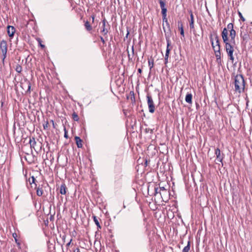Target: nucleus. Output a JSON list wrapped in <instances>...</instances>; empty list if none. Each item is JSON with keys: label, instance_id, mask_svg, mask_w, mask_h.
Segmentation results:
<instances>
[{"label": "nucleus", "instance_id": "obj_18", "mask_svg": "<svg viewBox=\"0 0 252 252\" xmlns=\"http://www.w3.org/2000/svg\"><path fill=\"white\" fill-rule=\"evenodd\" d=\"M85 27L88 31H91L92 30V27L88 21H86L85 23Z\"/></svg>", "mask_w": 252, "mask_h": 252}, {"label": "nucleus", "instance_id": "obj_17", "mask_svg": "<svg viewBox=\"0 0 252 252\" xmlns=\"http://www.w3.org/2000/svg\"><path fill=\"white\" fill-rule=\"evenodd\" d=\"M29 143L30 144V146H31V148H34V147L36 144L35 138L34 137L31 138Z\"/></svg>", "mask_w": 252, "mask_h": 252}, {"label": "nucleus", "instance_id": "obj_26", "mask_svg": "<svg viewBox=\"0 0 252 252\" xmlns=\"http://www.w3.org/2000/svg\"><path fill=\"white\" fill-rule=\"evenodd\" d=\"M36 194L38 196H41L43 194V190L39 188H37L36 189Z\"/></svg>", "mask_w": 252, "mask_h": 252}, {"label": "nucleus", "instance_id": "obj_2", "mask_svg": "<svg viewBox=\"0 0 252 252\" xmlns=\"http://www.w3.org/2000/svg\"><path fill=\"white\" fill-rule=\"evenodd\" d=\"M235 91L239 93L243 92L245 86V82L242 75L237 74L234 77Z\"/></svg>", "mask_w": 252, "mask_h": 252}, {"label": "nucleus", "instance_id": "obj_25", "mask_svg": "<svg viewBox=\"0 0 252 252\" xmlns=\"http://www.w3.org/2000/svg\"><path fill=\"white\" fill-rule=\"evenodd\" d=\"M15 70L18 72V73H21L22 71V66L19 65V64H17L16 66V68H15Z\"/></svg>", "mask_w": 252, "mask_h": 252}, {"label": "nucleus", "instance_id": "obj_22", "mask_svg": "<svg viewBox=\"0 0 252 252\" xmlns=\"http://www.w3.org/2000/svg\"><path fill=\"white\" fill-rule=\"evenodd\" d=\"M12 235H13V237H14V238L15 239V242L17 244L18 246L19 247H20V242L17 239V234L16 233H13Z\"/></svg>", "mask_w": 252, "mask_h": 252}, {"label": "nucleus", "instance_id": "obj_33", "mask_svg": "<svg viewBox=\"0 0 252 252\" xmlns=\"http://www.w3.org/2000/svg\"><path fill=\"white\" fill-rule=\"evenodd\" d=\"M169 52V50L167 49L166 52V54H165V58H168Z\"/></svg>", "mask_w": 252, "mask_h": 252}, {"label": "nucleus", "instance_id": "obj_45", "mask_svg": "<svg viewBox=\"0 0 252 252\" xmlns=\"http://www.w3.org/2000/svg\"><path fill=\"white\" fill-rule=\"evenodd\" d=\"M92 20H93V22H94V16H92Z\"/></svg>", "mask_w": 252, "mask_h": 252}, {"label": "nucleus", "instance_id": "obj_40", "mask_svg": "<svg viewBox=\"0 0 252 252\" xmlns=\"http://www.w3.org/2000/svg\"><path fill=\"white\" fill-rule=\"evenodd\" d=\"M48 126V123H46L45 125H43V127L44 129H46Z\"/></svg>", "mask_w": 252, "mask_h": 252}, {"label": "nucleus", "instance_id": "obj_3", "mask_svg": "<svg viewBox=\"0 0 252 252\" xmlns=\"http://www.w3.org/2000/svg\"><path fill=\"white\" fill-rule=\"evenodd\" d=\"M159 4L161 9V14L163 18V22H165L167 24V19L166 18L167 8L166 6L165 1L160 0Z\"/></svg>", "mask_w": 252, "mask_h": 252}, {"label": "nucleus", "instance_id": "obj_1", "mask_svg": "<svg viewBox=\"0 0 252 252\" xmlns=\"http://www.w3.org/2000/svg\"><path fill=\"white\" fill-rule=\"evenodd\" d=\"M229 36L230 39H228V32L226 28H224L222 32L221 36L223 42L225 44V49L228 55V56L232 63H233L234 58L233 54L234 52V46L235 45V38L236 36V32L234 30L229 31Z\"/></svg>", "mask_w": 252, "mask_h": 252}, {"label": "nucleus", "instance_id": "obj_30", "mask_svg": "<svg viewBox=\"0 0 252 252\" xmlns=\"http://www.w3.org/2000/svg\"><path fill=\"white\" fill-rule=\"evenodd\" d=\"M238 15H239V16L240 17V18L241 19V20L243 21V22H244L245 21V19L244 18V17L243 16L242 13L239 11L238 12Z\"/></svg>", "mask_w": 252, "mask_h": 252}, {"label": "nucleus", "instance_id": "obj_35", "mask_svg": "<svg viewBox=\"0 0 252 252\" xmlns=\"http://www.w3.org/2000/svg\"><path fill=\"white\" fill-rule=\"evenodd\" d=\"M71 241H72V239H70V240L69 241V242L66 244V247L67 248H68V247L70 246V244H71Z\"/></svg>", "mask_w": 252, "mask_h": 252}, {"label": "nucleus", "instance_id": "obj_6", "mask_svg": "<svg viewBox=\"0 0 252 252\" xmlns=\"http://www.w3.org/2000/svg\"><path fill=\"white\" fill-rule=\"evenodd\" d=\"M102 29L100 31V32L104 35H106L108 32V29L106 28L107 27L109 28V25L107 23L105 19H104L102 21Z\"/></svg>", "mask_w": 252, "mask_h": 252}, {"label": "nucleus", "instance_id": "obj_29", "mask_svg": "<svg viewBox=\"0 0 252 252\" xmlns=\"http://www.w3.org/2000/svg\"><path fill=\"white\" fill-rule=\"evenodd\" d=\"M215 56L216 57L217 59L220 60V58H221L220 51L217 52H215Z\"/></svg>", "mask_w": 252, "mask_h": 252}, {"label": "nucleus", "instance_id": "obj_16", "mask_svg": "<svg viewBox=\"0 0 252 252\" xmlns=\"http://www.w3.org/2000/svg\"><path fill=\"white\" fill-rule=\"evenodd\" d=\"M192 95L191 94H187L185 98L186 101L189 103L191 104L192 103Z\"/></svg>", "mask_w": 252, "mask_h": 252}, {"label": "nucleus", "instance_id": "obj_39", "mask_svg": "<svg viewBox=\"0 0 252 252\" xmlns=\"http://www.w3.org/2000/svg\"><path fill=\"white\" fill-rule=\"evenodd\" d=\"M65 237H66L65 235H63V237H62L63 240V242H64V243L65 242Z\"/></svg>", "mask_w": 252, "mask_h": 252}, {"label": "nucleus", "instance_id": "obj_12", "mask_svg": "<svg viewBox=\"0 0 252 252\" xmlns=\"http://www.w3.org/2000/svg\"><path fill=\"white\" fill-rule=\"evenodd\" d=\"M190 20L189 21V27L190 29H194V18H193V15L192 13V12H190Z\"/></svg>", "mask_w": 252, "mask_h": 252}, {"label": "nucleus", "instance_id": "obj_46", "mask_svg": "<svg viewBox=\"0 0 252 252\" xmlns=\"http://www.w3.org/2000/svg\"><path fill=\"white\" fill-rule=\"evenodd\" d=\"M40 46L42 47V48H44L45 47V46L44 45H42L40 43Z\"/></svg>", "mask_w": 252, "mask_h": 252}, {"label": "nucleus", "instance_id": "obj_9", "mask_svg": "<svg viewBox=\"0 0 252 252\" xmlns=\"http://www.w3.org/2000/svg\"><path fill=\"white\" fill-rule=\"evenodd\" d=\"M7 32L9 37H12L15 32V29L13 26H8L7 27Z\"/></svg>", "mask_w": 252, "mask_h": 252}, {"label": "nucleus", "instance_id": "obj_47", "mask_svg": "<svg viewBox=\"0 0 252 252\" xmlns=\"http://www.w3.org/2000/svg\"><path fill=\"white\" fill-rule=\"evenodd\" d=\"M216 40V43H215V45H217V40Z\"/></svg>", "mask_w": 252, "mask_h": 252}, {"label": "nucleus", "instance_id": "obj_8", "mask_svg": "<svg viewBox=\"0 0 252 252\" xmlns=\"http://www.w3.org/2000/svg\"><path fill=\"white\" fill-rule=\"evenodd\" d=\"M162 201L166 202L168 200L169 192L167 189H163L162 191L159 192Z\"/></svg>", "mask_w": 252, "mask_h": 252}, {"label": "nucleus", "instance_id": "obj_28", "mask_svg": "<svg viewBox=\"0 0 252 252\" xmlns=\"http://www.w3.org/2000/svg\"><path fill=\"white\" fill-rule=\"evenodd\" d=\"M226 29L227 31L229 30V31L234 30L233 24L232 23H229L227 26Z\"/></svg>", "mask_w": 252, "mask_h": 252}, {"label": "nucleus", "instance_id": "obj_24", "mask_svg": "<svg viewBox=\"0 0 252 252\" xmlns=\"http://www.w3.org/2000/svg\"><path fill=\"white\" fill-rule=\"evenodd\" d=\"M72 118L75 121H78L79 120V117L76 113L73 112L72 115Z\"/></svg>", "mask_w": 252, "mask_h": 252}, {"label": "nucleus", "instance_id": "obj_44", "mask_svg": "<svg viewBox=\"0 0 252 252\" xmlns=\"http://www.w3.org/2000/svg\"><path fill=\"white\" fill-rule=\"evenodd\" d=\"M138 72L139 73H141V72H142V69H141V68H139V69H138Z\"/></svg>", "mask_w": 252, "mask_h": 252}, {"label": "nucleus", "instance_id": "obj_10", "mask_svg": "<svg viewBox=\"0 0 252 252\" xmlns=\"http://www.w3.org/2000/svg\"><path fill=\"white\" fill-rule=\"evenodd\" d=\"M215 154L217 157L216 160L217 162H222L223 157L221 156L220 151L219 148H217L215 150Z\"/></svg>", "mask_w": 252, "mask_h": 252}, {"label": "nucleus", "instance_id": "obj_36", "mask_svg": "<svg viewBox=\"0 0 252 252\" xmlns=\"http://www.w3.org/2000/svg\"><path fill=\"white\" fill-rule=\"evenodd\" d=\"M100 40L101 41V42L103 43V44H105V41L104 39V38L102 37V36H100Z\"/></svg>", "mask_w": 252, "mask_h": 252}, {"label": "nucleus", "instance_id": "obj_43", "mask_svg": "<svg viewBox=\"0 0 252 252\" xmlns=\"http://www.w3.org/2000/svg\"><path fill=\"white\" fill-rule=\"evenodd\" d=\"M74 252H80V250L78 248H77L76 250H74Z\"/></svg>", "mask_w": 252, "mask_h": 252}, {"label": "nucleus", "instance_id": "obj_15", "mask_svg": "<svg viewBox=\"0 0 252 252\" xmlns=\"http://www.w3.org/2000/svg\"><path fill=\"white\" fill-rule=\"evenodd\" d=\"M75 140L77 144V146L78 148H81L82 147V140L79 137L75 136Z\"/></svg>", "mask_w": 252, "mask_h": 252}, {"label": "nucleus", "instance_id": "obj_41", "mask_svg": "<svg viewBox=\"0 0 252 252\" xmlns=\"http://www.w3.org/2000/svg\"><path fill=\"white\" fill-rule=\"evenodd\" d=\"M155 191L156 193H158V187H155Z\"/></svg>", "mask_w": 252, "mask_h": 252}, {"label": "nucleus", "instance_id": "obj_27", "mask_svg": "<svg viewBox=\"0 0 252 252\" xmlns=\"http://www.w3.org/2000/svg\"><path fill=\"white\" fill-rule=\"evenodd\" d=\"M93 219H94V220L95 223V224L97 225V226L99 228H100V224L99 223V221L96 218V216H93Z\"/></svg>", "mask_w": 252, "mask_h": 252}, {"label": "nucleus", "instance_id": "obj_11", "mask_svg": "<svg viewBox=\"0 0 252 252\" xmlns=\"http://www.w3.org/2000/svg\"><path fill=\"white\" fill-rule=\"evenodd\" d=\"M149 207L153 211H156L158 209V205L156 201H152L149 204Z\"/></svg>", "mask_w": 252, "mask_h": 252}, {"label": "nucleus", "instance_id": "obj_32", "mask_svg": "<svg viewBox=\"0 0 252 252\" xmlns=\"http://www.w3.org/2000/svg\"><path fill=\"white\" fill-rule=\"evenodd\" d=\"M64 137L65 138H68V135H67V130H66V128L65 127H64Z\"/></svg>", "mask_w": 252, "mask_h": 252}, {"label": "nucleus", "instance_id": "obj_7", "mask_svg": "<svg viewBox=\"0 0 252 252\" xmlns=\"http://www.w3.org/2000/svg\"><path fill=\"white\" fill-rule=\"evenodd\" d=\"M147 97L149 112L150 113H153L155 111V106L152 98L149 95L147 96Z\"/></svg>", "mask_w": 252, "mask_h": 252}, {"label": "nucleus", "instance_id": "obj_21", "mask_svg": "<svg viewBox=\"0 0 252 252\" xmlns=\"http://www.w3.org/2000/svg\"><path fill=\"white\" fill-rule=\"evenodd\" d=\"M149 66L150 67V69H152V67L154 66V60L153 59L151 58L150 59H149Z\"/></svg>", "mask_w": 252, "mask_h": 252}, {"label": "nucleus", "instance_id": "obj_13", "mask_svg": "<svg viewBox=\"0 0 252 252\" xmlns=\"http://www.w3.org/2000/svg\"><path fill=\"white\" fill-rule=\"evenodd\" d=\"M66 189L65 185L64 184H62L60 188V193L62 194H65Z\"/></svg>", "mask_w": 252, "mask_h": 252}, {"label": "nucleus", "instance_id": "obj_19", "mask_svg": "<svg viewBox=\"0 0 252 252\" xmlns=\"http://www.w3.org/2000/svg\"><path fill=\"white\" fill-rule=\"evenodd\" d=\"M190 250V242L188 241V245L183 250L182 252H189Z\"/></svg>", "mask_w": 252, "mask_h": 252}, {"label": "nucleus", "instance_id": "obj_38", "mask_svg": "<svg viewBox=\"0 0 252 252\" xmlns=\"http://www.w3.org/2000/svg\"><path fill=\"white\" fill-rule=\"evenodd\" d=\"M32 183H34V182H35V178H34L33 176H32Z\"/></svg>", "mask_w": 252, "mask_h": 252}, {"label": "nucleus", "instance_id": "obj_20", "mask_svg": "<svg viewBox=\"0 0 252 252\" xmlns=\"http://www.w3.org/2000/svg\"><path fill=\"white\" fill-rule=\"evenodd\" d=\"M132 52L131 54H129V53H128V58L129 60H132V58L134 56V52L133 46H132V52Z\"/></svg>", "mask_w": 252, "mask_h": 252}, {"label": "nucleus", "instance_id": "obj_23", "mask_svg": "<svg viewBox=\"0 0 252 252\" xmlns=\"http://www.w3.org/2000/svg\"><path fill=\"white\" fill-rule=\"evenodd\" d=\"M240 37L241 38H242L244 40L248 38V34L245 32L243 33V32L242 31H241Z\"/></svg>", "mask_w": 252, "mask_h": 252}, {"label": "nucleus", "instance_id": "obj_34", "mask_svg": "<svg viewBox=\"0 0 252 252\" xmlns=\"http://www.w3.org/2000/svg\"><path fill=\"white\" fill-rule=\"evenodd\" d=\"M158 186H159V188H160V191L159 192L162 191L163 189H166L164 187H161L160 186L159 184H158Z\"/></svg>", "mask_w": 252, "mask_h": 252}, {"label": "nucleus", "instance_id": "obj_31", "mask_svg": "<svg viewBox=\"0 0 252 252\" xmlns=\"http://www.w3.org/2000/svg\"><path fill=\"white\" fill-rule=\"evenodd\" d=\"M27 85H28V88L27 92L30 93L31 92V84L29 81H28Z\"/></svg>", "mask_w": 252, "mask_h": 252}, {"label": "nucleus", "instance_id": "obj_4", "mask_svg": "<svg viewBox=\"0 0 252 252\" xmlns=\"http://www.w3.org/2000/svg\"><path fill=\"white\" fill-rule=\"evenodd\" d=\"M0 48L1 50L2 53V61L3 62L4 61L6 57L7 51V42L5 40H2L0 43Z\"/></svg>", "mask_w": 252, "mask_h": 252}, {"label": "nucleus", "instance_id": "obj_42", "mask_svg": "<svg viewBox=\"0 0 252 252\" xmlns=\"http://www.w3.org/2000/svg\"><path fill=\"white\" fill-rule=\"evenodd\" d=\"M155 191L156 193H158V187H155Z\"/></svg>", "mask_w": 252, "mask_h": 252}, {"label": "nucleus", "instance_id": "obj_5", "mask_svg": "<svg viewBox=\"0 0 252 252\" xmlns=\"http://www.w3.org/2000/svg\"><path fill=\"white\" fill-rule=\"evenodd\" d=\"M215 40H217V45H215V43L212 40V39L211 38V41L212 47H213L215 52H220V44L219 37L217 35H216L215 36Z\"/></svg>", "mask_w": 252, "mask_h": 252}, {"label": "nucleus", "instance_id": "obj_14", "mask_svg": "<svg viewBox=\"0 0 252 252\" xmlns=\"http://www.w3.org/2000/svg\"><path fill=\"white\" fill-rule=\"evenodd\" d=\"M178 26L179 30L180 31V33L182 37H184V31L183 26V24L181 22H178Z\"/></svg>", "mask_w": 252, "mask_h": 252}, {"label": "nucleus", "instance_id": "obj_37", "mask_svg": "<svg viewBox=\"0 0 252 252\" xmlns=\"http://www.w3.org/2000/svg\"><path fill=\"white\" fill-rule=\"evenodd\" d=\"M216 60H217V62L219 64H221V58H220V60H218L216 59Z\"/></svg>", "mask_w": 252, "mask_h": 252}]
</instances>
